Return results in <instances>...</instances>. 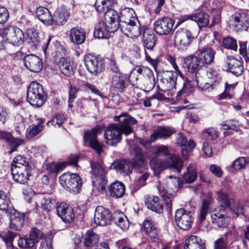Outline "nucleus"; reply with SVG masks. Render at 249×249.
<instances>
[{
  "label": "nucleus",
  "instance_id": "obj_11",
  "mask_svg": "<svg viewBox=\"0 0 249 249\" xmlns=\"http://www.w3.org/2000/svg\"><path fill=\"white\" fill-rule=\"evenodd\" d=\"M194 218L191 212H186L183 208L177 210L175 213V220L177 226L183 230L191 228Z\"/></svg>",
  "mask_w": 249,
  "mask_h": 249
},
{
  "label": "nucleus",
  "instance_id": "obj_14",
  "mask_svg": "<svg viewBox=\"0 0 249 249\" xmlns=\"http://www.w3.org/2000/svg\"><path fill=\"white\" fill-rule=\"evenodd\" d=\"M85 64L87 70L91 74L96 75L105 68L104 60L100 57L88 54L85 58Z\"/></svg>",
  "mask_w": 249,
  "mask_h": 249
},
{
  "label": "nucleus",
  "instance_id": "obj_26",
  "mask_svg": "<svg viewBox=\"0 0 249 249\" xmlns=\"http://www.w3.org/2000/svg\"><path fill=\"white\" fill-rule=\"evenodd\" d=\"M226 63L228 71L235 76L241 75L243 71V67L241 61L232 56H229L227 58Z\"/></svg>",
  "mask_w": 249,
  "mask_h": 249
},
{
  "label": "nucleus",
  "instance_id": "obj_40",
  "mask_svg": "<svg viewBox=\"0 0 249 249\" xmlns=\"http://www.w3.org/2000/svg\"><path fill=\"white\" fill-rule=\"evenodd\" d=\"M131 19L137 20V17L133 9L125 7L121 10L119 13V23L128 21Z\"/></svg>",
  "mask_w": 249,
  "mask_h": 249
},
{
  "label": "nucleus",
  "instance_id": "obj_16",
  "mask_svg": "<svg viewBox=\"0 0 249 249\" xmlns=\"http://www.w3.org/2000/svg\"><path fill=\"white\" fill-rule=\"evenodd\" d=\"M174 20L170 18L164 17L160 18L154 24L155 32L160 35H169L173 30Z\"/></svg>",
  "mask_w": 249,
  "mask_h": 249
},
{
  "label": "nucleus",
  "instance_id": "obj_47",
  "mask_svg": "<svg viewBox=\"0 0 249 249\" xmlns=\"http://www.w3.org/2000/svg\"><path fill=\"white\" fill-rule=\"evenodd\" d=\"M144 45L148 50H152L156 44V35L152 31H145L143 34Z\"/></svg>",
  "mask_w": 249,
  "mask_h": 249
},
{
  "label": "nucleus",
  "instance_id": "obj_4",
  "mask_svg": "<svg viewBox=\"0 0 249 249\" xmlns=\"http://www.w3.org/2000/svg\"><path fill=\"white\" fill-rule=\"evenodd\" d=\"M182 160L176 155H171L169 160H162L158 157H153L150 160V166L154 174L158 176L166 167L179 173L182 167Z\"/></svg>",
  "mask_w": 249,
  "mask_h": 249
},
{
  "label": "nucleus",
  "instance_id": "obj_63",
  "mask_svg": "<svg viewBox=\"0 0 249 249\" xmlns=\"http://www.w3.org/2000/svg\"><path fill=\"white\" fill-rule=\"evenodd\" d=\"M221 125L225 130L231 129L237 130L239 126V123L237 121L231 120L227 121L223 123Z\"/></svg>",
  "mask_w": 249,
  "mask_h": 249
},
{
  "label": "nucleus",
  "instance_id": "obj_6",
  "mask_svg": "<svg viewBox=\"0 0 249 249\" xmlns=\"http://www.w3.org/2000/svg\"><path fill=\"white\" fill-rule=\"evenodd\" d=\"M92 182L94 189L101 192L105 189V170L102 162H91Z\"/></svg>",
  "mask_w": 249,
  "mask_h": 249
},
{
  "label": "nucleus",
  "instance_id": "obj_21",
  "mask_svg": "<svg viewBox=\"0 0 249 249\" xmlns=\"http://www.w3.org/2000/svg\"><path fill=\"white\" fill-rule=\"evenodd\" d=\"M215 52L210 47L205 46L199 48L196 52L202 65H209L214 59Z\"/></svg>",
  "mask_w": 249,
  "mask_h": 249
},
{
  "label": "nucleus",
  "instance_id": "obj_2",
  "mask_svg": "<svg viewBox=\"0 0 249 249\" xmlns=\"http://www.w3.org/2000/svg\"><path fill=\"white\" fill-rule=\"evenodd\" d=\"M132 161H130L126 160H117L112 165V168L116 170L124 173L126 174L130 173L133 168L137 167L142 168L144 166L143 155L141 149L138 147H135L131 152Z\"/></svg>",
  "mask_w": 249,
  "mask_h": 249
},
{
  "label": "nucleus",
  "instance_id": "obj_30",
  "mask_svg": "<svg viewBox=\"0 0 249 249\" xmlns=\"http://www.w3.org/2000/svg\"><path fill=\"white\" fill-rule=\"evenodd\" d=\"M126 79L123 73H118L112 76L111 89L112 91L122 92L124 88Z\"/></svg>",
  "mask_w": 249,
  "mask_h": 249
},
{
  "label": "nucleus",
  "instance_id": "obj_61",
  "mask_svg": "<svg viewBox=\"0 0 249 249\" xmlns=\"http://www.w3.org/2000/svg\"><path fill=\"white\" fill-rule=\"evenodd\" d=\"M16 234L11 231H7L0 235V237L4 242L6 247L13 245V240Z\"/></svg>",
  "mask_w": 249,
  "mask_h": 249
},
{
  "label": "nucleus",
  "instance_id": "obj_9",
  "mask_svg": "<svg viewBox=\"0 0 249 249\" xmlns=\"http://www.w3.org/2000/svg\"><path fill=\"white\" fill-rule=\"evenodd\" d=\"M7 42L14 46H19L23 44L24 34L19 28L9 26L5 28V32L2 36Z\"/></svg>",
  "mask_w": 249,
  "mask_h": 249
},
{
  "label": "nucleus",
  "instance_id": "obj_45",
  "mask_svg": "<svg viewBox=\"0 0 249 249\" xmlns=\"http://www.w3.org/2000/svg\"><path fill=\"white\" fill-rule=\"evenodd\" d=\"M13 208L9 197L0 191V210L4 211L7 213Z\"/></svg>",
  "mask_w": 249,
  "mask_h": 249
},
{
  "label": "nucleus",
  "instance_id": "obj_37",
  "mask_svg": "<svg viewBox=\"0 0 249 249\" xmlns=\"http://www.w3.org/2000/svg\"><path fill=\"white\" fill-rule=\"evenodd\" d=\"M69 16V13L65 8H58L53 14V22L59 25H62L67 21Z\"/></svg>",
  "mask_w": 249,
  "mask_h": 249
},
{
  "label": "nucleus",
  "instance_id": "obj_19",
  "mask_svg": "<svg viewBox=\"0 0 249 249\" xmlns=\"http://www.w3.org/2000/svg\"><path fill=\"white\" fill-rule=\"evenodd\" d=\"M58 216L65 223L72 222L74 218L73 209L65 203H58L56 206Z\"/></svg>",
  "mask_w": 249,
  "mask_h": 249
},
{
  "label": "nucleus",
  "instance_id": "obj_29",
  "mask_svg": "<svg viewBox=\"0 0 249 249\" xmlns=\"http://www.w3.org/2000/svg\"><path fill=\"white\" fill-rule=\"evenodd\" d=\"M201 62L197 55H191L184 59L183 67L186 68L189 72L191 73L198 72V67Z\"/></svg>",
  "mask_w": 249,
  "mask_h": 249
},
{
  "label": "nucleus",
  "instance_id": "obj_28",
  "mask_svg": "<svg viewBox=\"0 0 249 249\" xmlns=\"http://www.w3.org/2000/svg\"><path fill=\"white\" fill-rule=\"evenodd\" d=\"M69 37L71 41L74 44H82L85 40L86 33L83 29L74 27L69 32Z\"/></svg>",
  "mask_w": 249,
  "mask_h": 249
},
{
  "label": "nucleus",
  "instance_id": "obj_56",
  "mask_svg": "<svg viewBox=\"0 0 249 249\" xmlns=\"http://www.w3.org/2000/svg\"><path fill=\"white\" fill-rule=\"evenodd\" d=\"M211 199L208 198L203 201L202 207L200 210L198 220L200 222H202L205 218L210 210L209 205L210 204Z\"/></svg>",
  "mask_w": 249,
  "mask_h": 249
},
{
  "label": "nucleus",
  "instance_id": "obj_58",
  "mask_svg": "<svg viewBox=\"0 0 249 249\" xmlns=\"http://www.w3.org/2000/svg\"><path fill=\"white\" fill-rule=\"evenodd\" d=\"M248 163H249V157H240L233 162L232 167L235 170H239L244 168Z\"/></svg>",
  "mask_w": 249,
  "mask_h": 249
},
{
  "label": "nucleus",
  "instance_id": "obj_1",
  "mask_svg": "<svg viewBox=\"0 0 249 249\" xmlns=\"http://www.w3.org/2000/svg\"><path fill=\"white\" fill-rule=\"evenodd\" d=\"M114 120L119 123L112 124L108 125L104 133L105 142L111 146H114L120 142L122 134L126 136L132 133L133 129L131 125L137 123L134 118L126 113L114 116Z\"/></svg>",
  "mask_w": 249,
  "mask_h": 249
},
{
  "label": "nucleus",
  "instance_id": "obj_53",
  "mask_svg": "<svg viewBox=\"0 0 249 249\" xmlns=\"http://www.w3.org/2000/svg\"><path fill=\"white\" fill-rule=\"evenodd\" d=\"M222 46L224 48L237 51L238 46L235 39L230 36H227L223 38Z\"/></svg>",
  "mask_w": 249,
  "mask_h": 249
},
{
  "label": "nucleus",
  "instance_id": "obj_18",
  "mask_svg": "<svg viewBox=\"0 0 249 249\" xmlns=\"http://www.w3.org/2000/svg\"><path fill=\"white\" fill-rule=\"evenodd\" d=\"M111 219V213L110 211L102 207L97 206L94 213V222L97 225L104 226L110 224Z\"/></svg>",
  "mask_w": 249,
  "mask_h": 249
},
{
  "label": "nucleus",
  "instance_id": "obj_41",
  "mask_svg": "<svg viewBox=\"0 0 249 249\" xmlns=\"http://www.w3.org/2000/svg\"><path fill=\"white\" fill-rule=\"evenodd\" d=\"M40 203L41 208L44 211L49 212L54 208L59 202H56L55 199L51 198L49 196H41L40 197Z\"/></svg>",
  "mask_w": 249,
  "mask_h": 249
},
{
  "label": "nucleus",
  "instance_id": "obj_55",
  "mask_svg": "<svg viewBox=\"0 0 249 249\" xmlns=\"http://www.w3.org/2000/svg\"><path fill=\"white\" fill-rule=\"evenodd\" d=\"M14 126L16 132L20 134L25 128L24 118L20 115H16L15 118Z\"/></svg>",
  "mask_w": 249,
  "mask_h": 249
},
{
  "label": "nucleus",
  "instance_id": "obj_50",
  "mask_svg": "<svg viewBox=\"0 0 249 249\" xmlns=\"http://www.w3.org/2000/svg\"><path fill=\"white\" fill-rule=\"evenodd\" d=\"M36 243V240L32 238L30 236L20 237L18 241V247L24 249L32 248Z\"/></svg>",
  "mask_w": 249,
  "mask_h": 249
},
{
  "label": "nucleus",
  "instance_id": "obj_8",
  "mask_svg": "<svg viewBox=\"0 0 249 249\" xmlns=\"http://www.w3.org/2000/svg\"><path fill=\"white\" fill-rule=\"evenodd\" d=\"M101 132V127L97 126L91 130L85 131L84 135L85 144L87 146H89L94 149L99 155H101L103 151V149L101 144L97 141L96 137Z\"/></svg>",
  "mask_w": 249,
  "mask_h": 249
},
{
  "label": "nucleus",
  "instance_id": "obj_32",
  "mask_svg": "<svg viewBox=\"0 0 249 249\" xmlns=\"http://www.w3.org/2000/svg\"><path fill=\"white\" fill-rule=\"evenodd\" d=\"M28 44L33 50L38 49L39 46L40 38L38 32L35 28H28L26 31Z\"/></svg>",
  "mask_w": 249,
  "mask_h": 249
},
{
  "label": "nucleus",
  "instance_id": "obj_60",
  "mask_svg": "<svg viewBox=\"0 0 249 249\" xmlns=\"http://www.w3.org/2000/svg\"><path fill=\"white\" fill-rule=\"evenodd\" d=\"M64 121L65 117L64 115L58 114L54 116L51 121L47 123V125L48 127L54 126L56 127H60V126L63 124Z\"/></svg>",
  "mask_w": 249,
  "mask_h": 249
},
{
  "label": "nucleus",
  "instance_id": "obj_46",
  "mask_svg": "<svg viewBox=\"0 0 249 249\" xmlns=\"http://www.w3.org/2000/svg\"><path fill=\"white\" fill-rule=\"evenodd\" d=\"M192 20L196 21L199 28L206 27L209 23V16L204 12L192 15Z\"/></svg>",
  "mask_w": 249,
  "mask_h": 249
},
{
  "label": "nucleus",
  "instance_id": "obj_17",
  "mask_svg": "<svg viewBox=\"0 0 249 249\" xmlns=\"http://www.w3.org/2000/svg\"><path fill=\"white\" fill-rule=\"evenodd\" d=\"M111 7H105L102 11L97 12L104 13V20L103 21L111 26L113 30H117L119 25V14Z\"/></svg>",
  "mask_w": 249,
  "mask_h": 249
},
{
  "label": "nucleus",
  "instance_id": "obj_3",
  "mask_svg": "<svg viewBox=\"0 0 249 249\" xmlns=\"http://www.w3.org/2000/svg\"><path fill=\"white\" fill-rule=\"evenodd\" d=\"M11 166V173L13 179L20 184H25L31 175V167L28 162L21 155H18L13 160Z\"/></svg>",
  "mask_w": 249,
  "mask_h": 249
},
{
  "label": "nucleus",
  "instance_id": "obj_44",
  "mask_svg": "<svg viewBox=\"0 0 249 249\" xmlns=\"http://www.w3.org/2000/svg\"><path fill=\"white\" fill-rule=\"evenodd\" d=\"M169 180L167 181V186L165 187L162 186L164 191L169 194H171L178 191V188L180 187V182L178 178L174 177L172 176H169Z\"/></svg>",
  "mask_w": 249,
  "mask_h": 249
},
{
  "label": "nucleus",
  "instance_id": "obj_31",
  "mask_svg": "<svg viewBox=\"0 0 249 249\" xmlns=\"http://www.w3.org/2000/svg\"><path fill=\"white\" fill-rule=\"evenodd\" d=\"M125 186L121 182L116 181L112 183L108 188L110 196L115 198L123 197L125 193Z\"/></svg>",
  "mask_w": 249,
  "mask_h": 249
},
{
  "label": "nucleus",
  "instance_id": "obj_25",
  "mask_svg": "<svg viewBox=\"0 0 249 249\" xmlns=\"http://www.w3.org/2000/svg\"><path fill=\"white\" fill-rule=\"evenodd\" d=\"M145 204L148 209L161 213L163 210V205L159 198L156 196H147L145 199Z\"/></svg>",
  "mask_w": 249,
  "mask_h": 249
},
{
  "label": "nucleus",
  "instance_id": "obj_51",
  "mask_svg": "<svg viewBox=\"0 0 249 249\" xmlns=\"http://www.w3.org/2000/svg\"><path fill=\"white\" fill-rule=\"evenodd\" d=\"M152 152L156 155L167 156L168 158L166 160H169L170 156L174 155L170 153V150L168 146L164 145H160L154 147L152 149Z\"/></svg>",
  "mask_w": 249,
  "mask_h": 249
},
{
  "label": "nucleus",
  "instance_id": "obj_27",
  "mask_svg": "<svg viewBox=\"0 0 249 249\" xmlns=\"http://www.w3.org/2000/svg\"><path fill=\"white\" fill-rule=\"evenodd\" d=\"M0 138L9 143L11 149L9 153L10 154L16 151L18 146L23 143L22 140L14 138L10 133L4 131L0 130Z\"/></svg>",
  "mask_w": 249,
  "mask_h": 249
},
{
  "label": "nucleus",
  "instance_id": "obj_38",
  "mask_svg": "<svg viewBox=\"0 0 249 249\" xmlns=\"http://www.w3.org/2000/svg\"><path fill=\"white\" fill-rule=\"evenodd\" d=\"M195 82L197 88L201 90L206 92L212 91L216 85L212 82H205L203 78L200 75L199 72H196L195 76Z\"/></svg>",
  "mask_w": 249,
  "mask_h": 249
},
{
  "label": "nucleus",
  "instance_id": "obj_42",
  "mask_svg": "<svg viewBox=\"0 0 249 249\" xmlns=\"http://www.w3.org/2000/svg\"><path fill=\"white\" fill-rule=\"evenodd\" d=\"M217 196V199L220 204L219 207H222L225 209L229 207L232 202L233 199L230 197L228 192L225 190L221 189L218 191Z\"/></svg>",
  "mask_w": 249,
  "mask_h": 249
},
{
  "label": "nucleus",
  "instance_id": "obj_35",
  "mask_svg": "<svg viewBox=\"0 0 249 249\" xmlns=\"http://www.w3.org/2000/svg\"><path fill=\"white\" fill-rule=\"evenodd\" d=\"M143 226L147 234L151 238H156L159 233V229L151 219L147 218L143 222Z\"/></svg>",
  "mask_w": 249,
  "mask_h": 249
},
{
  "label": "nucleus",
  "instance_id": "obj_54",
  "mask_svg": "<svg viewBox=\"0 0 249 249\" xmlns=\"http://www.w3.org/2000/svg\"><path fill=\"white\" fill-rule=\"evenodd\" d=\"M208 78L214 85H218L221 81V76L218 73L217 71L213 68L208 70L206 72Z\"/></svg>",
  "mask_w": 249,
  "mask_h": 249
},
{
  "label": "nucleus",
  "instance_id": "obj_15",
  "mask_svg": "<svg viewBox=\"0 0 249 249\" xmlns=\"http://www.w3.org/2000/svg\"><path fill=\"white\" fill-rule=\"evenodd\" d=\"M177 74L173 71H166L162 73L159 85L161 91L166 92L175 89Z\"/></svg>",
  "mask_w": 249,
  "mask_h": 249
},
{
  "label": "nucleus",
  "instance_id": "obj_5",
  "mask_svg": "<svg viewBox=\"0 0 249 249\" xmlns=\"http://www.w3.org/2000/svg\"><path fill=\"white\" fill-rule=\"evenodd\" d=\"M27 100L31 105L35 107H40L44 104L46 94L40 83L34 81L29 84L27 91Z\"/></svg>",
  "mask_w": 249,
  "mask_h": 249
},
{
  "label": "nucleus",
  "instance_id": "obj_36",
  "mask_svg": "<svg viewBox=\"0 0 249 249\" xmlns=\"http://www.w3.org/2000/svg\"><path fill=\"white\" fill-rule=\"evenodd\" d=\"M177 143L182 148V150H185L186 152L191 151L196 145L194 140H190L188 141L184 135L181 133L178 134Z\"/></svg>",
  "mask_w": 249,
  "mask_h": 249
},
{
  "label": "nucleus",
  "instance_id": "obj_64",
  "mask_svg": "<svg viewBox=\"0 0 249 249\" xmlns=\"http://www.w3.org/2000/svg\"><path fill=\"white\" fill-rule=\"evenodd\" d=\"M144 90L149 91L152 90L155 86V79L151 78H145L143 81Z\"/></svg>",
  "mask_w": 249,
  "mask_h": 249
},
{
  "label": "nucleus",
  "instance_id": "obj_22",
  "mask_svg": "<svg viewBox=\"0 0 249 249\" xmlns=\"http://www.w3.org/2000/svg\"><path fill=\"white\" fill-rule=\"evenodd\" d=\"M7 213L10 215V229L15 231H20L23 226L24 214L18 212L14 208L12 209Z\"/></svg>",
  "mask_w": 249,
  "mask_h": 249
},
{
  "label": "nucleus",
  "instance_id": "obj_7",
  "mask_svg": "<svg viewBox=\"0 0 249 249\" xmlns=\"http://www.w3.org/2000/svg\"><path fill=\"white\" fill-rule=\"evenodd\" d=\"M60 184L70 191L78 193L82 186V180L77 174L65 173L59 178Z\"/></svg>",
  "mask_w": 249,
  "mask_h": 249
},
{
  "label": "nucleus",
  "instance_id": "obj_23",
  "mask_svg": "<svg viewBox=\"0 0 249 249\" xmlns=\"http://www.w3.org/2000/svg\"><path fill=\"white\" fill-rule=\"evenodd\" d=\"M119 28L121 31L126 36L129 37H137L141 34V28L140 23H135L132 21V23L127 25L126 22L119 23Z\"/></svg>",
  "mask_w": 249,
  "mask_h": 249
},
{
  "label": "nucleus",
  "instance_id": "obj_57",
  "mask_svg": "<svg viewBox=\"0 0 249 249\" xmlns=\"http://www.w3.org/2000/svg\"><path fill=\"white\" fill-rule=\"evenodd\" d=\"M115 0H96L95 8L97 11H102L105 7H112Z\"/></svg>",
  "mask_w": 249,
  "mask_h": 249
},
{
  "label": "nucleus",
  "instance_id": "obj_20",
  "mask_svg": "<svg viewBox=\"0 0 249 249\" xmlns=\"http://www.w3.org/2000/svg\"><path fill=\"white\" fill-rule=\"evenodd\" d=\"M226 209L222 207H218L211 212V221L215 229L225 227Z\"/></svg>",
  "mask_w": 249,
  "mask_h": 249
},
{
  "label": "nucleus",
  "instance_id": "obj_49",
  "mask_svg": "<svg viewBox=\"0 0 249 249\" xmlns=\"http://www.w3.org/2000/svg\"><path fill=\"white\" fill-rule=\"evenodd\" d=\"M99 241L98 235L92 231H88L85 235L84 244L87 247H91Z\"/></svg>",
  "mask_w": 249,
  "mask_h": 249
},
{
  "label": "nucleus",
  "instance_id": "obj_24",
  "mask_svg": "<svg viewBox=\"0 0 249 249\" xmlns=\"http://www.w3.org/2000/svg\"><path fill=\"white\" fill-rule=\"evenodd\" d=\"M112 27L104 21L99 22L95 26L94 36L96 38H107L109 34L115 32Z\"/></svg>",
  "mask_w": 249,
  "mask_h": 249
},
{
  "label": "nucleus",
  "instance_id": "obj_13",
  "mask_svg": "<svg viewBox=\"0 0 249 249\" xmlns=\"http://www.w3.org/2000/svg\"><path fill=\"white\" fill-rule=\"evenodd\" d=\"M17 56L20 58L23 57L25 66L31 71L38 72L40 71L43 66L41 59L34 54H28L24 55V54L19 51L17 53Z\"/></svg>",
  "mask_w": 249,
  "mask_h": 249
},
{
  "label": "nucleus",
  "instance_id": "obj_34",
  "mask_svg": "<svg viewBox=\"0 0 249 249\" xmlns=\"http://www.w3.org/2000/svg\"><path fill=\"white\" fill-rule=\"evenodd\" d=\"M36 15L41 22L47 25L53 23V17L49 10L44 7H39L36 9Z\"/></svg>",
  "mask_w": 249,
  "mask_h": 249
},
{
  "label": "nucleus",
  "instance_id": "obj_48",
  "mask_svg": "<svg viewBox=\"0 0 249 249\" xmlns=\"http://www.w3.org/2000/svg\"><path fill=\"white\" fill-rule=\"evenodd\" d=\"M197 176L196 165L192 163L190 164L188 167L187 172L184 174L183 178L185 182L190 183L196 179Z\"/></svg>",
  "mask_w": 249,
  "mask_h": 249
},
{
  "label": "nucleus",
  "instance_id": "obj_59",
  "mask_svg": "<svg viewBox=\"0 0 249 249\" xmlns=\"http://www.w3.org/2000/svg\"><path fill=\"white\" fill-rule=\"evenodd\" d=\"M193 91V88L191 86L190 82L187 80L186 81L184 82L182 89L178 92L177 96V100H179V97L182 95H183L184 96L189 95L192 93Z\"/></svg>",
  "mask_w": 249,
  "mask_h": 249
},
{
  "label": "nucleus",
  "instance_id": "obj_62",
  "mask_svg": "<svg viewBox=\"0 0 249 249\" xmlns=\"http://www.w3.org/2000/svg\"><path fill=\"white\" fill-rule=\"evenodd\" d=\"M229 207H230L232 213L236 216L243 213V205L240 201H234L232 200V202Z\"/></svg>",
  "mask_w": 249,
  "mask_h": 249
},
{
  "label": "nucleus",
  "instance_id": "obj_52",
  "mask_svg": "<svg viewBox=\"0 0 249 249\" xmlns=\"http://www.w3.org/2000/svg\"><path fill=\"white\" fill-rule=\"evenodd\" d=\"M43 125L36 124L29 126L26 130V137L27 139L33 138L42 131L44 129Z\"/></svg>",
  "mask_w": 249,
  "mask_h": 249
},
{
  "label": "nucleus",
  "instance_id": "obj_33",
  "mask_svg": "<svg viewBox=\"0 0 249 249\" xmlns=\"http://www.w3.org/2000/svg\"><path fill=\"white\" fill-rule=\"evenodd\" d=\"M184 249H205L203 241L196 235L189 236L185 241Z\"/></svg>",
  "mask_w": 249,
  "mask_h": 249
},
{
  "label": "nucleus",
  "instance_id": "obj_12",
  "mask_svg": "<svg viewBox=\"0 0 249 249\" xmlns=\"http://www.w3.org/2000/svg\"><path fill=\"white\" fill-rule=\"evenodd\" d=\"M193 39L191 32L184 28L178 29L175 35V44L179 50H186Z\"/></svg>",
  "mask_w": 249,
  "mask_h": 249
},
{
  "label": "nucleus",
  "instance_id": "obj_10",
  "mask_svg": "<svg viewBox=\"0 0 249 249\" xmlns=\"http://www.w3.org/2000/svg\"><path fill=\"white\" fill-rule=\"evenodd\" d=\"M230 25L236 31L243 30L247 31L249 28V12L235 13L231 17Z\"/></svg>",
  "mask_w": 249,
  "mask_h": 249
},
{
  "label": "nucleus",
  "instance_id": "obj_39",
  "mask_svg": "<svg viewBox=\"0 0 249 249\" xmlns=\"http://www.w3.org/2000/svg\"><path fill=\"white\" fill-rule=\"evenodd\" d=\"M58 67L61 72L67 76L73 73V66L70 60L67 58H61L58 62Z\"/></svg>",
  "mask_w": 249,
  "mask_h": 249
},
{
  "label": "nucleus",
  "instance_id": "obj_43",
  "mask_svg": "<svg viewBox=\"0 0 249 249\" xmlns=\"http://www.w3.org/2000/svg\"><path fill=\"white\" fill-rule=\"evenodd\" d=\"M173 133V131L169 127H159L151 135V139L154 141L158 138H166L170 137Z\"/></svg>",
  "mask_w": 249,
  "mask_h": 249
}]
</instances>
